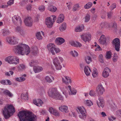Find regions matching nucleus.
<instances>
[{
    "label": "nucleus",
    "instance_id": "obj_1",
    "mask_svg": "<svg viewBox=\"0 0 121 121\" xmlns=\"http://www.w3.org/2000/svg\"><path fill=\"white\" fill-rule=\"evenodd\" d=\"M20 121H35L36 116L30 112L25 111H20L18 113Z\"/></svg>",
    "mask_w": 121,
    "mask_h": 121
},
{
    "label": "nucleus",
    "instance_id": "obj_2",
    "mask_svg": "<svg viewBox=\"0 0 121 121\" xmlns=\"http://www.w3.org/2000/svg\"><path fill=\"white\" fill-rule=\"evenodd\" d=\"M13 50L16 53L22 55H27L30 52L29 46L26 44L22 43L19 44L15 46Z\"/></svg>",
    "mask_w": 121,
    "mask_h": 121
},
{
    "label": "nucleus",
    "instance_id": "obj_3",
    "mask_svg": "<svg viewBox=\"0 0 121 121\" xmlns=\"http://www.w3.org/2000/svg\"><path fill=\"white\" fill-rule=\"evenodd\" d=\"M15 109L13 106L11 105H8L5 107L3 110V113L5 119L9 118L11 116L10 114L14 113Z\"/></svg>",
    "mask_w": 121,
    "mask_h": 121
},
{
    "label": "nucleus",
    "instance_id": "obj_4",
    "mask_svg": "<svg viewBox=\"0 0 121 121\" xmlns=\"http://www.w3.org/2000/svg\"><path fill=\"white\" fill-rule=\"evenodd\" d=\"M49 96L56 99L62 100L63 97L59 93L56 88H52L50 89L48 91Z\"/></svg>",
    "mask_w": 121,
    "mask_h": 121
},
{
    "label": "nucleus",
    "instance_id": "obj_5",
    "mask_svg": "<svg viewBox=\"0 0 121 121\" xmlns=\"http://www.w3.org/2000/svg\"><path fill=\"white\" fill-rule=\"evenodd\" d=\"M63 61V58L60 56L55 57L53 60V62L57 70H60L62 68L61 64Z\"/></svg>",
    "mask_w": 121,
    "mask_h": 121
},
{
    "label": "nucleus",
    "instance_id": "obj_6",
    "mask_svg": "<svg viewBox=\"0 0 121 121\" xmlns=\"http://www.w3.org/2000/svg\"><path fill=\"white\" fill-rule=\"evenodd\" d=\"M56 19V17L54 15H52L49 17L46 18L45 23L47 27L49 28L51 27Z\"/></svg>",
    "mask_w": 121,
    "mask_h": 121
},
{
    "label": "nucleus",
    "instance_id": "obj_7",
    "mask_svg": "<svg viewBox=\"0 0 121 121\" xmlns=\"http://www.w3.org/2000/svg\"><path fill=\"white\" fill-rule=\"evenodd\" d=\"M5 60L8 63L10 64H14L17 65L19 63V58L16 56H10L5 59Z\"/></svg>",
    "mask_w": 121,
    "mask_h": 121
},
{
    "label": "nucleus",
    "instance_id": "obj_8",
    "mask_svg": "<svg viewBox=\"0 0 121 121\" xmlns=\"http://www.w3.org/2000/svg\"><path fill=\"white\" fill-rule=\"evenodd\" d=\"M6 42L10 44L15 45L18 43L19 39L14 36H8L6 38Z\"/></svg>",
    "mask_w": 121,
    "mask_h": 121
},
{
    "label": "nucleus",
    "instance_id": "obj_9",
    "mask_svg": "<svg viewBox=\"0 0 121 121\" xmlns=\"http://www.w3.org/2000/svg\"><path fill=\"white\" fill-rule=\"evenodd\" d=\"M47 47L49 51L51 52L53 55L55 54L54 50L56 53L60 52L61 51L59 48H56L54 44L51 43L48 44L47 45Z\"/></svg>",
    "mask_w": 121,
    "mask_h": 121
},
{
    "label": "nucleus",
    "instance_id": "obj_10",
    "mask_svg": "<svg viewBox=\"0 0 121 121\" xmlns=\"http://www.w3.org/2000/svg\"><path fill=\"white\" fill-rule=\"evenodd\" d=\"M12 20L13 23L16 25H21L22 21L21 17L15 15L13 17Z\"/></svg>",
    "mask_w": 121,
    "mask_h": 121
},
{
    "label": "nucleus",
    "instance_id": "obj_11",
    "mask_svg": "<svg viewBox=\"0 0 121 121\" xmlns=\"http://www.w3.org/2000/svg\"><path fill=\"white\" fill-rule=\"evenodd\" d=\"M80 37L81 39L85 42L89 41L91 38V35L89 33H83L80 35Z\"/></svg>",
    "mask_w": 121,
    "mask_h": 121
},
{
    "label": "nucleus",
    "instance_id": "obj_12",
    "mask_svg": "<svg viewBox=\"0 0 121 121\" xmlns=\"http://www.w3.org/2000/svg\"><path fill=\"white\" fill-rule=\"evenodd\" d=\"M112 44L115 46L116 50L117 51L120 50V40L118 38H116L113 41Z\"/></svg>",
    "mask_w": 121,
    "mask_h": 121
},
{
    "label": "nucleus",
    "instance_id": "obj_13",
    "mask_svg": "<svg viewBox=\"0 0 121 121\" xmlns=\"http://www.w3.org/2000/svg\"><path fill=\"white\" fill-rule=\"evenodd\" d=\"M25 24L27 26H31L32 25V21L30 17H28L26 18L24 20Z\"/></svg>",
    "mask_w": 121,
    "mask_h": 121
},
{
    "label": "nucleus",
    "instance_id": "obj_14",
    "mask_svg": "<svg viewBox=\"0 0 121 121\" xmlns=\"http://www.w3.org/2000/svg\"><path fill=\"white\" fill-rule=\"evenodd\" d=\"M110 72V69L109 68L106 67L104 70L102 74V76L105 78H107L108 77L109 73Z\"/></svg>",
    "mask_w": 121,
    "mask_h": 121
},
{
    "label": "nucleus",
    "instance_id": "obj_15",
    "mask_svg": "<svg viewBox=\"0 0 121 121\" xmlns=\"http://www.w3.org/2000/svg\"><path fill=\"white\" fill-rule=\"evenodd\" d=\"M65 40L61 37H59L56 38L55 40V42L57 45H60L64 43Z\"/></svg>",
    "mask_w": 121,
    "mask_h": 121
},
{
    "label": "nucleus",
    "instance_id": "obj_16",
    "mask_svg": "<svg viewBox=\"0 0 121 121\" xmlns=\"http://www.w3.org/2000/svg\"><path fill=\"white\" fill-rule=\"evenodd\" d=\"M99 100L97 101V104L99 107L103 108L104 106V102L102 97H100L99 98Z\"/></svg>",
    "mask_w": 121,
    "mask_h": 121
},
{
    "label": "nucleus",
    "instance_id": "obj_17",
    "mask_svg": "<svg viewBox=\"0 0 121 121\" xmlns=\"http://www.w3.org/2000/svg\"><path fill=\"white\" fill-rule=\"evenodd\" d=\"M97 91L99 93L102 94L104 92L105 90L102 85L100 84L98 86L97 88Z\"/></svg>",
    "mask_w": 121,
    "mask_h": 121
},
{
    "label": "nucleus",
    "instance_id": "obj_18",
    "mask_svg": "<svg viewBox=\"0 0 121 121\" xmlns=\"http://www.w3.org/2000/svg\"><path fill=\"white\" fill-rule=\"evenodd\" d=\"M33 103L37 106L39 107L41 106L43 104V101L41 99H39L37 100H34Z\"/></svg>",
    "mask_w": 121,
    "mask_h": 121
},
{
    "label": "nucleus",
    "instance_id": "obj_19",
    "mask_svg": "<svg viewBox=\"0 0 121 121\" xmlns=\"http://www.w3.org/2000/svg\"><path fill=\"white\" fill-rule=\"evenodd\" d=\"M49 110L51 113L56 116H58L59 115L58 112L53 108H50L49 109Z\"/></svg>",
    "mask_w": 121,
    "mask_h": 121
},
{
    "label": "nucleus",
    "instance_id": "obj_20",
    "mask_svg": "<svg viewBox=\"0 0 121 121\" xmlns=\"http://www.w3.org/2000/svg\"><path fill=\"white\" fill-rule=\"evenodd\" d=\"M63 82L66 84H67L69 83H71V80L70 78L68 77L67 76H64L62 78Z\"/></svg>",
    "mask_w": 121,
    "mask_h": 121
},
{
    "label": "nucleus",
    "instance_id": "obj_21",
    "mask_svg": "<svg viewBox=\"0 0 121 121\" xmlns=\"http://www.w3.org/2000/svg\"><path fill=\"white\" fill-rule=\"evenodd\" d=\"M45 79L47 82L49 83L52 82L54 80V78L51 75L47 76Z\"/></svg>",
    "mask_w": 121,
    "mask_h": 121
},
{
    "label": "nucleus",
    "instance_id": "obj_22",
    "mask_svg": "<svg viewBox=\"0 0 121 121\" xmlns=\"http://www.w3.org/2000/svg\"><path fill=\"white\" fill-rule=\"evenodd\" d=\"M64 17L63 14H60L57 20V22L60 23L62 22L64 20Z\"/></svg>",
    "mask_w": 121,
    "mask_h": 121
},
{
    "label": "nucleus",
    "instance_id": "obj_23",
    "mask_svg": "<svg viewBox=\"0 0 121 121\" xmlns=\"http://www.w3.org/2000/svg\"><path fill=\"white\" fill-rule=\"evenodd\" d=\"M99 42L101 44H104L106 42V38L104 36L102 35L99 40Z\"/></svg>",
    "mask_w": 121,
    "mask_h": 121
},
{
    "label": "nucleus",
    "instance_id": "obj_24",
    "mask_svg": "<svg viewBox=\"0 0 121 121\" xmlns=\"http://www.w3.org/2000/svg\"><path fill=\"white\" fill-rule=\"evenodd\" d=\"M84 71L86 75L88 76L90 75V72H91L90 68L88 66H85L84 68Z\"/></svg>",
    "mask_w": 121,
    "mask_h": 121
},
{
    "label": "nucleus",
    "instance_id": "obj_25",
    "mask_svg": "<svg viewBox=\"0 0 121 121\" xmlns=\"http://www.w3.org/2000/svg\"><path fill=\"white\" fill-rule=\"evenodd\" d=\"M67 106L65 105L61 106L59 108V110L61 111L67 112H68Z\"/></svg>",
    "mask_w": 121,
    "mask_h": 121
},
{
    "label": "nucleus",
    "instance_id": "obj_26",
    "mask_svg": "<svg viewBox=\"0 0 121 121\" xmlns=\"http://www.w3.org/2000/svg\"><path fill=\"white\" fill-rule=\"evenodd\" d=\"M70 43L72 46L75 47H80L82 46V44L78 42L72 41Z\"/></svg>",
    "mask_w": 121,
    "mask_h": 121
},
{
    "label": "nucleus",
    "instance_id": "obj_27",
    "mask_svg": "<svg viewBox=\"0 0 121 121\" xmlns=\"http://www.w3.org/2000/svg\"><path fill=\"white\" fill-rule=\"evenodd\" d=\"M26 75L24 74L22 75V77L16 78V81L19 82L23 81L26 79L24 77H26Z\"/></svg>",
    "mask_w": 121,
    "mask_h": 121
},
{
    "label": "nucleus",
    "instance_id": "obj_28",
    "mask_svg": "<svg viewBox=\"0 0 121 121\" xmlns=\"http://www.w3.org/2000/svg\"><path fill=\"white\" fill-rule=\"evenodd\" d=\"M3 93L4 95H8L10 97H12L13 96V95L12 93L8 90H4L3 91Z\"/></svg>",
    "mask_w": 121,
    "mask_h": 121
},
{
    "label": "nucleus",
    "instance_id": "obj_29",
    "mask_svg": "<svg viewBox=\"0 0 121 121\" xmlns=\"http://www.w3.org/2000/svg\"><path fill=\"white\" fill-rule=\"evenodd\" d=\"M34 71L35 73L39 72L42 71L43 69L41 67L39 66H34L33 68Z\"/></svg>",
    "mask_w": 121,
    "mask_h": 121
},
{
    "label": "nucleus",
    "instance_id": "obj_30",
    "mask_svg": "<svg viewBox=\"0 0 121 121\" xmlns=\"http://www.w3.org/2000/svg\"><path fill=\"white\" fill-rule=\"evenodd\" d=\"M48 9L50 11L52 12H54L56 11L57 10V8L56 7L54 6L51 5L48 7Z\"/></svg>",
    "mask_w": 121,
    "mask_h": 121
},
{
    "label": "nucleus",
    "instance_id": "obj_31",
    "mask_svg": "<svg viewBox=\"0 0 121 121\" xmlns=\"http://www.w3.org/2000/svg\"><path fill=\"white\" fill-rule=\"evenodd\" d=\"M84 29V26L82 24L78 25L75 28V30H82Z\"/></svg>",
    "mask_w": 121,
    "mask_h": 121
},
{
    "label": "nucleus",
    "instance_id": "obj_32",
    "mask_svg": "<svg viewBox=\"0 0 121 121\" xmlns=\"http://www.w3.org/2000/svg\"><path fill=\"white\" fill-rule=\"evenodd\" d=\"M85 104L86 105L88 106H91L93 104V103L92 101L89 100H87L85 101Z\"/></svg>",
    "mask_w": 121,
    "mask_h": 121
},
{
    "label": "nucleus",
    "instance_id": "obj_33",
    "mask_svg": "<svg viewBox=\"0 0 121 121\" xmlns=\"http://www.w3.org/2000/svg\"><path fill=\"white\" fill-rule=\"evenodd\" d=\"M22 99L25 100H27L28 99V93L26 92L25 94L22 93L21 95Z\"/></svg>",
    "mask_w": 121,
    "mask_h": 121
},
{
    "label": "nucleus",
    "instance_id": "obj_34",
    "mask_svg": "<svg viewBox=\"0 0 121 121\" xmlns=\"http://www.w3.org/2000/svg\"><path fill=\"white\" fill-rule=\"evenodd\" d=\"M66 27V23H63L59 28L60 30H65Z\"/></svg>",
    "mask_w": 121,
    "mask_h": 121
},
{
    "label": "nucleus",
    "instance_id": "obj_35",
    "mask_svg": "<svg viewBox=\"0 0 121 121\" xmlns=\"http://www.w3.org/2000/svg\"><path fill=\"white\" fill-rule=\"evenodd\" d=\"M26 68L25 65L22 64H20L18 67L17 68L19 71H21L25 69Z\"/></svg>",
    "mask_w": 121,
    "mask_h": 121
},
{
    "label": "nucleus",
    "instance_id": "obj_36",
    "mask_svg": "<svg viewBox=\"0 0 121 121\" xmlns=\"http://www.w3.org/2000/svg\"><path fill=\"white\" fill-rule=\"evenodd\" d=\"M98 73L97 72V70L95 68H94L93 69V72L92 73V75L93 77L95 78L97 76Z\"/></svg>",
    "mask_w": 121,
    "mask_h": 121
},
{
    "label": "nucleus",
    "instance_id": "obj_37",
    "mask_svg": "<svg viewBox=\"0 0 121 121\" xmlns=\"http://www.w3.org/2000/svg\"><path fill=\"white\" fill-rule=\"evenodd\" d=\"M79 8L80 6L78 4H76L73 7L72 10L73 11H77Z\"/></svg>",
    "mask_w": 121,
    "mask_h": 121
},
{
    "label": "nucleus",
    "instance_id": "obj_38",
    "mask_svg": "<svg viewBox=\"0 0 121 121\" xmlns=\"http://www.w3.org/2000/svg\"><path fill=\"white\" fill-rule=\"evenodd\" d=\"M70 54L72 56L74 57H76L78 55V52L75 51H71L70 52Z\"/></svg>",
    "mask_w": 121,
    "mask_h": 121
},
{
    "label": "nucleus",
    "instance_id": "obj_39",
    "mask_svg": "<svg viewBox=\"0 0 121 121\" xmlns=\"http://www.w3.org/2000/svg\"><path fill=\"white\" fill-rule=\"evenodd\" d=\"M92 3L91 2H89L86 4L84 6L85 9H88L90 8L92 6Z\"/></svg>",
    "mask_w": 121,
    "mask_h": 121
},
{
    "label": "nucleus",
    "instance_id": "obj_40",
    "mask_svg": "<svg viewBox=\"0 0 121 121\" xmlns=\"http://www.w3.org/2000/svg\"><path fill=\"white\" fill-rule=\"evenodd\" d=\"M78 109L81 113H85L86 110L83 107H82V108L81 107H79L78 108Z\"/></svg>",
    "mask_w": 121,
    "mask_h": 121
},
{
    "label": "nucleus",
    "instance_id": "obj_41",
    "mask_svg": "<svg viewBox=\"0 0 121 121\" xmlns=\"http://www.w3.org/2000/svg\"><path fill=\"white\" fill-rule=\"evenodd\" d=\"M111 54L112 53L110 51H109L107 52L105 56L106 58L107 59H110L111 58Z\"/></svg>",
    "mask_w": 121,
    "mask_h": 121
},
{
    "label": "nucleus",
    "instance_id": "obj_42",
    "mask_svg": "<svg viewBox=\"0 0 121 121\" xmlns=\"http://www.w3.org/2000/svg\"><path fill=\"white\" fill-rule=\"evenodd\" d=\"M3 35L6 36L9 34L10 33L9 31H1Z\"/></svg>",
    "mask_w": 121,
    "mask_h": 121
},
{
    "label": "nucleus",
    "instance_id": "obj_43",
    "mask_svg": "<svg viewBox=\"0 0 121 121\" xmlns=\"http://www.w3.org/2000/svg\"><path fill=\"white\" fill-rule=\"evenodd\" d=\"M36 36L37 39L38 40H39L42 39L43 37L41 35L40 33V32H37L36 34Z\"/></svg>",
    "mask_w": 121,
    "mask_h": 121
},
{
    "label": "nucleus",
    "instance_id": "obj_44",
    "mask_svg": "<svg viewBox=\"0 0 121 121\" xmlns=\"http://www.w3.org/2000/svg\"><path fill=\"white\" fill-rule=\"evenodd\" d=\"M99 60L100 62L102 63L104 62V60L103 58V55L101 54H100L99 56Z\"/></svg>",
    "mask_w": 121,
    "mask_h": 121
},
{
    "label": "nucleus",
    "instance_id": "obj_45",
    "mask_svg": "<svg viewBox=\"0 0 121 121\" xmlns=\"http://www.w3.org/2000/svg\"><path fill=\"white\" fill-rule=\"evenodd\" d=\"M85 60L87 63L89 64L91 61V58L89 56H88L86 58Z\"/></svg>",
    "mask_w": 121,
    "mask_h": 121
},
{
    "label": "nucleus",
    "instance_id": "obj_46",
    "mask_svg": "<svg viewBox=\"0 0 121 121\" xmlns=\"http://www.w3.org/2000/svg\"><path fill=\"white\" fill-rule=\"evenodd\" d=\"M90 15L88 14H87L85 17V22H88L90 20Z\"/></svg>",
    "mask_w": 121,
    "mask_h": 121
},
{
    "label": "nucleus",
    "instance_id": "obj_47",
    "mask_svg": "<svg viewBox=\"0 0 121 121\" xmlns=\"http://www.w3.org/2000/svg\"><path fill=\"white\" fill-rule=\"evenodd\" d=\"M79 117L81 118L85 119L86 117V115L85 113H81L79 115Z\"/></svg>",
    "mask_w": 121,
    "mask_h": 121
},
{
    "label": "nucleus",
    "instance_id": "obj_48",
    "mask_svg": "<svg viewBox=\"0 0 121 121\" xmlns=\"http://www.w3.org/2000/svg\"><path fill=\"white\" fill-rule=\"evenodd\" d=\"M71 93L70 94L72 95H75L77 91L74 89H73L70 90Z\"/></svg>",
    "mask_w": 121,
    "mask_h": 121
},
{
    "label": "nucleus",
    "instance_id": "obj_49",
    "mask_svg": "<svg viewBox=\"0 0 121 121\" xmlns=\"http://www.w3.org/2000/svg\"><path fill=\"white\" fill-rule=\"evenodd\" d=\"M118 56L116 54H114L113 58V60L114 62H116L118 59Z\"/></svg>",
    "mask_w": 121,
    "mask_h": 121
},
{
    "label": "nucleus",
    "instance_id": "obj_50",
    "mask_svg": "<svg viewBox=\"0 0 121 121\" xmlns=\"http://www.w3.org/2000/svg\"><path fill=\"white\" fill-rule=\"evenodd\" d=\"M36 64V62L34 60H32L29 63V65L30 66H33Z\"/></svg>",
    "mask_w": 121,
    "mask_h": 121
},
{
    "label": "nucleus",
    "instance_id": "obj_51",
    "mask_svg": "<svg viewBox=\"0 0 121 121\" xmlns=\"http://www.w3.org/2000/svg\"><path fill=\"white\" fill-rule=\"evenodd\" d=\"M66 4L68 9L69 10L71 8V6L72 5V3L69 2L68 3H66Z\"/></svg>",
    "mask_w": 121,
    "mask_h": 121
},
{
    "label": "nucleus",
    "instance_id": "obj_52",
    "mask_svg": "<svg viewBox=\"0 0 121 121\" xmlns=\"http://www.w3.org/2000/svg\"><path fill=\"white\" fill-rule=\"evenodd\" d=\"M14 0H9L7 2V4L8 5H11L14 4Z\"/></svg>",
    "mask_w": 121,
    "mask_h": 121
},
{
    "label": "nucleus",
    "instance_id": "obj_53",
    "mask_svg": "<svg viewBox=\"0 0 121 121\" xmlns=\"http://www.w3.org/2000/svg\"><path fill=\"white\" fill-rule=\"evenodd\" d=\"M0 83L4 85H7L6 82V80H2L0 81Z\"/></svg>",
    "mask_w": 121,
    "mask_h": 121
},
{
    "label": "nucleus",
    "instance_id": "obj_54",
    "mask_svg": "<svg viewBox=\"0 0 121 121\" xmlns=\"http://www.w3.org/2000/svg\"><path fill=\"white\" fill-rule=\"evenodd\" d=\"M32 51V53L34 55L36 54L38 52L37 49L36 48H34L33 49Z\"/></svg>",
    "mask_w": 121,
    "mask_h": 121
},
{
    "label": "nucleus",
    "instance_id": "obj_55",
    "mask_svg": "<svg viewBox=\"0 0 121 121\" xmlns=\"http://www.w3.org/2000/svg\"><path fill=\"white\" fill-rule=\"evenodd\" d=\"M112 13L111 12H108L107 13V16L108 18H110L112 15Z\"/></svg>",
    "mask_w": 121,
    "mask_h": 121
},
{
    "label": "nucleus",
    "instance_id": "obj_56",
    "mask_svg": "<svg viewBox=\"0 0 121 121\" xmlns=\"http://www.w3.org/2000/svg\"><path fill=\"white\" fill-rule=\"evenodd\" d=\"M13 73V71H9L8 72L6 73L5 74L7 76H9L10 75V74L12 75Z\"/></svg>",
    "mask_w": 121,
    "mask_h": 121
},
{
    "label": "nucleus",
    "instance_id": "obj_57",
    "mask_svg": "<svg viewBox=\"0 0 121 121\" xmlns=\"http://www.w3.org/2000/svg\"><path fill=\"white\" fill-rule=\"evenodd\" d=\"M45 7L43 5H42L39 8V10L41 11H43L45 9Z\"/></svg>",
    "mask_w": 121,
    "mask_h": 121
},
{
    "label": "nucleus",
    "instance_id": "obj_58",
    "mask_svg": "<svg viewBox=\"0 0 121 121\" xmlns=\"http://www.w3.org/2000/svg\"><path fill=\"white\" fill-rule=\"evenodd\" d=\"M40 114H41L44 115L47 113V112L45 109H43L40 111Z\"/></svg>",
    "mask_w": 121,
    "mask_h": 121
},
{
    "label": "nucleus",
    "instance_id": "obj_59",
    "mask_svg": "<svg viewBox=\"0 0 121 121\" xmlns=\"http://www.w3.org/2000/svg\"><path fill=\"white\" fill-rule=\"evenodd\" d=\"M17 33L19 35H23L24 34V31H17Z\"/></svg>",
    "mask_w": 121,
    "mask_h": 121
},
{
    "label": "nucleus",
    "instance_id": "obj_60",
    "mask_svg": "<svg viewBox=\"0 0 121 121\" xmlns=\"http://www.w3.org/2000/svg\"><path fill=\"white\" fill-rule=\"evenodd\" d=\"M116 118L113 116H110L108 117V119L110 121H113V120H114Z\"/></svg>",
    "mask_w": 121,
    "mask_h": 121
},
{
    "label": "nucleus",
    "instance_id": "obj_61",
    "mask_svg": "<svg viewBox=\"0 0 121 121\" xmlns=\"http://www.w3.org/2000/svg\"><path fill=\"white\" fill-rule=\"evenodd\" d=\"M89 94L91 96H94L95 94V93L93 91L91 90Z\"/></svg>",
    "mask_w": 121,
    "mask_h": 121
},
{
    "label": "nucleus",
    "instance_id": "obj_62",
    "mask_svg": "<svg viewBox=\"0 0 121 121\" xmlns=\"http://www.w3.org/2000/svg\"><path fill=\"white\" fill-rule=\"evenodd\" d=\"M97 47L95 49V51H99V50H101V48H100V47L98 45H97V46H96Z\"/></svg>",
    "mask_w": 121,
    "mask_h": 121
},
{
    "label": "nucleus",
    "instance_id": "obj_63",
    "mask_svg": "<svg viewBox=\"0 0 121 121\" xmlns=\"http://www.w3.org/2000/svg\"><path fill=\"white\" fill-rule=\"evenodd\" d=\"M116 7V5L115 4H113L110 7L111 10H112L114 9Z\"/></svg>",
    "mask_w": 121,
    "mask_h": 121
},
{
    "label": "nucleus",
    "instance_id": "obj_64",
    "mask_svg": "<svg viewBox=\"0 0 121 121\" xmlns=\"http://www.w3.org/2000/svg\"><path fill=\"white\" fill-rule=\"evenodd\" d=\"M112 27L115 28V29L116 30L117 28V24L115 22L113 23Z\"/></svg>",
    "mask_w": 121,
    "mask_h": 121
}]
</instances>
